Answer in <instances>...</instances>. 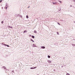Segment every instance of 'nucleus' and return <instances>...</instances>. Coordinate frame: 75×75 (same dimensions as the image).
<instances>
[{
	"instance_id": "f3484780",
	"label": "nucleus",
	"mask_w": 75,
	"mask_h": 75,
	"mask_svg": "<svg viewBox=\"0 0 75 75\" xmlns=\"http://www.w3.org/2000/svg\"><path fill=\"white\" fill-rule=\"evenodd\" d=\"M59 2L60 3H62V1H59Z\"/></svg>"
},
{
	"instance_id": "2eb2a0df",
	"label": "nucleus",
	"mask_w": 75,
	"mask_h": 75,
	"mask_svg": "<svg viewBox=\"0 0 75 75\" xmlns=\"http://www.w3.org/2000/svg\"><path fill=\"white\" fill-rule=\"evenodd\" d=\"M72 45H73V46H75V45L74 44H73Z\"/></svg>"
},
{
	"instance_id": "6ab92c4d",
	"label": "nucleus",
	"mask_w": 75,
	"mask_h": 75,
	"mask_svg": "<svg viewBox=\"0 0 75 75\" xmlns=\"http://www.w3.org/2000/svg\"><path fill=\"white\" fill-rule=\"evenodd\" d=\"M6 46H7L8 47H9V45H7Z\"/></svg>"
},
{
	"instance_id": "7ed1b4c3",
	"label": "nucleus",
	"mask_w": 75,
	"mask_h": 75,
	"mask_svg": "<svg viewBox=\"0 0 75 75\" xmlns=\"http://www.w3.org/2000/svg\"><path fill=\"white\" fill-rule=\"evenodd\" d=\"M35 68H37V67H31V68H30V69H35Z\"/></svg>"
},
{
	"instance_id": "9d476101",
	"label": "nucleus",
	"mask_w": 75,
	"mask_h": 75,
	"mask_svg": "<svg viewBox=\"0 0 75 75\" xmlns=\"http://www.w3.org/2000/svg\"><path fill=\"white\" fill-rule=\"evenodd\" d=\"M26 18H28V16L27 15L26 16Z\"/></svg>"
},
{
	"instance_id": "aec40b11",
	"label": "nucleus",
	"mask_w": 75,
	"mask_h": 75,
	"mask_svg": "<svg viewBox=\"0 0 75 75\" xmlns=\"http://www.w3.org/2000/svg\"><path fill=\"white\" fill-rule=\"evenodd\" d=\"M2 1V0L0 1V3H1V2Z\"/></svg>"
},
{
	"instance_id": "4468645a",
	"label": "nucleus",
	"mask_w": 75,
	"mask_h": 75,
	"mask_svg": "<svg viewBox=\"0 0 75 75\" xmlns=\"http://www.w3.org/2000/svg\"><path fill=\"white\" fill-rule=\"evenodd\" d=\"M3 68H4V69H6V67H3Z\"/></svg>"
},
{
	"instance_id": "412c9836",
	"label": "nucleus",
	"mask_w": 75,
	"mask_h": 75,
	"mask_svg": "<svg viewBox=\"0 0 75 75\" xmlns=\"http://www.w3.org/2000/svg\"><path fill=\"white\" fill-rule=\"evenodd\" d=\"M4 45H6V46H7V45H6V44H4Z\"/></svg>"
},
{
	"instance_id": "39448f33",
	"label": "nucleus",
	"mask_w": 75,
	"mask_h": 75,
	"mask_svg": "<svg viewBox=\"0 0 75 75\" xmlns=\"http://www.w3.org/2000/svg\"><path fill=\"white\" fill-rule=\"evenodd\" d=\"M33 47H36V45H35L33 44Z\"/></svg>"
},
{
	"instance_id": "393cba45",
	"label": "nucleus",
	"mask_w": 75,
	"mask_h": 75,
	"mask_svg": "<svg viewBox=\"0 0 75 75\" xmlns=\"http://www.w3.org/2000/svg\"><path fill=\"white\" fill-rule=\"evenodd\" d=\"M2 23H3V22H2Z\"/></svg>"
},
{
	"instance_id": "5701e85b",
	"label": "nucleus",
	"mask_w": 75,
	"mask_h": 75,
	"mask_svg": "<svg viewBox=\"0 0 75 75\" xmlns=\"http://www.w3.org/2000/svg\"><path fill=\"white\" fill-rule=\"evenodd\" d=\"M58 24H59V25H60V24H59V23H58Z\"/></svg>"
},
{
	"instance_id": "f257e3e1",
	"label": "nucleus",
	"mask_w": 75,
	"mask_h": 75,
	"mask_svg": "<svg viewBox=\"0 0 75 75\" xmlns=\"http://www.w3.org/2000/svg\"><path fill=\"white\" fill-rule=\"evenodd\" d=\"M41 48L42 49H45V47L44 46H41Z\"/></svg>"
},
{
	"instance_id": "a878e982",
	"label": "nucleus",
	"mask_w": 75,
	"mask_h": 75,
	"mask_svg": "<svg viewBox=\"0 0 75 75\" xmlns=\"http://www.w3.org/2000/svg\"><path fill=\"white\" fill-rule=\"evenodd\" d=\"M2 23H3V22H2Z\"/></svg>"
},
{
	"instance_id": "0eeeda50",
	"label": "nucleus",
	"mask_w": 75,
	"mask_h": 75,
	"mask_svg": "<svg viewBox=\"0 0 75 75\" xmlns=\"http://www.w3.org/2000/svg\"><path fill=\"white\" fill-rule=\"evenodd\" d=\"M32 37L33 38H35V37L33 35H32Z\"/></svg>"
},
{
	"instance_id": "6e6552de",
	"label": "nucleus",
	"mask_w": 75,
	"mask_h": 75,
	"mask_svg": "<svg viewBox=\"0 0 75 75\" xmlns=\"http://www.w3.org/2000/svg\"><path fill=\"white\" fill-rule=\"evenodd\" d=\"M47 57H48V58H50L51 57L50 55H48L47 56Z\"/></svg>"
},
{
	"instance_id": "f03ea898",
	"label": "nucleus",
	"mask_w": 75,
	"mask_h": 75,
	"mask_svg": "<svg viewBox=\"0 0 75 75\" xmlns=\"http://www.w3.org/2000/svg\"><path fill=\"white\" fill-rule=\"evenodd\" d=\"M52 4H57V2H52Z\"/></svg>"
},
{
	"instance_id": "f8f14e48",
	"label": "nucleus",
	"mask_w": 75,
	"mask_h": 75,
	"mask_svg": "<svg viewBox=\"0 0 75 75\" xmlns=\"http://www.w3.org/2000/svg\"><path fill=\"white\" fill-rule=\"evenodd\" d=\"M26 32H27V31L26 30H25L24 31V32H23L24 33H25Z\"/></svg>"
},
{
	"instance_id": "ddd939ff",
	"label": "nucleus",
	"mask_w": 75,
	"mask_h": 75,
	"mask_svg": "<svg viewBox=\"0 0 75 75\" xmlns=\"http://www.w3.org/2000/svg\"><path fill=\"white\" fill-rule=\"evenodd\" d=\"M31 40L32 41H33V42H34V41L33 40V39H31Z\"/></svg>"
},
{
	"instance_id": "dca6fc26",
	"label": "nucleus",
	"mask_w": 75,
	"mask_h": 75,
	"mask_svg": "<svg viewBox=\"0 0 75 75\" xmlns=\"http://www.w3.org/2000/svg\"><path fill=\"white\" fill-rule=\"evenodd\" d=\"M57 34L58 35H59V33L57 32Z\"/></svg>"
},
{
	"instance_id": "20e7f679",
	"label": "nucleus",
	"mask_w": 75,
	"mask_h": 75,
	"mask_svg": "<svg viewBox=\"0 0 75 75\" xmlns=\"http://www.w3.org/2000/svg\"><path fill=\"white\" fill-rule=\"evenodd\" d=\"M48 63H49V64H51V63L52 62V61H51L50 60H49L48 61Z\"/></svg>"
},
{
	"instance_id": "1a4fd4ad",
	"label": "nucleus",
	"mask_w": 75,
	"mask_h": 75,
	"mask_svg": "<svg viewBox=\"0 0 75 75\" xmlns=\"http://www.w3.org/2000/svg\"><path fill=\"white\" fill-rule=\"evenodd\" d=\"M19 16L20 17H21V18H22V16L21 15H20Z\"/></svg>"
},
{
	"instance_id": "9b49d317",
	"label": "nucleus",
	"mask_w": 75,
	"mask_h": 75,
	"mask_svg": "<svg viewBox=\"0 0 75 75\" xmlns=\"http://www.w3.org/2000/svg\"><path fill=\"white\" fill-rule=\"evenodd\" d=\"M34 32V33H37V31H36V30H35Z\"/></svg>"
},
{
	"instance_id": "a211bd4d",
	"label": "nucleus",
	"mask_w": 75,
	"mask_h": 75,
	"mask_svg": "<svg viewBox=\"0 0 75 75\" xmlns=\"http://www.w3.org/2000/svg\"><path fill=\"white\" fill-rule=\"evenodd\" d=\"M66 75H70L69 74L67 73V74Z\"/></svg>"
},
{
	"instance_id": "b1692460",
	"label": "nucleus",
	"mask_w": 75,
	"mask_h": 75,
	"mask_svg": "<svg viewBox=\"0 0 75 75\" xmlns=\"http://www.w3.org/2000/svg\"><path fill=\"white\" fill-rule=\"evenodd\" d=\"M6 9H7V8L6 7Z\"/></svg>"
},
{
	"instance_id": "4be33fe9",
	"label": "nucleus",
	"mask_w": 75,
	"mask_h": 75,
	"mask_svg": "<svg viewBox=\"0 0 75 75\" xmlns=\"http://www.w3.org/2000/svg\"><path fill=\"white\" fill-rule=\"evenodd\" d=\"M73 1H75V0H73Z\"/></svg>"
},
{
	"instance_id": "423d86ee",
	"label": "nucleus",
	"mask_w": 75,
	"mask_h": 75,
	"mask_svg": "<svg viewBox=\"0 0 75 75\" xmlns=\"http://www.w3.org/2000/svg\"><path fill=\"white\" fill-rule=\"evenodd\" d=\"M8 27H9V28H13V27L11 26H9Z\"/></svg>"
}]
</instances>
